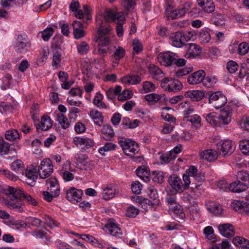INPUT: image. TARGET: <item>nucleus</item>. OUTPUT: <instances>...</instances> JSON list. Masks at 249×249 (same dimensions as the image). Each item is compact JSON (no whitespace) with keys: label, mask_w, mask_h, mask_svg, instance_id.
<instances>
[{"label":"nucleus","mask_w":249,"mask_h":249,"mask_svg":"<svg viewBox=\"0 0 249 249\" xmlns=\"http://www.w3.org/2000/svg\"><path fill=\"white\" fill-rule=\"evenodd\" d=\"M103 19L106 22L114 21L117 24V35L121 37L124 33L123 24L124 22L125 18L121 13H115L110 9H106L103 16L96 19L97 24L99 27L98 31V36L95 41L98 44V53L101 55L106 53L109 50L111 35V28L108 26L104 25Z\"/></svg>","instance_id":"nucleus-1"},{"label":"nucleus","mask_w":249,"mask_h":249,"mask_svg":"<svg viewBox=\"0 0 249 249\" xmlns=\"http://www.w3.org/2000/svg\"><path fill=\"white\" fill-rule=\"evenodd\" d=\"M3 193L9 196L5 200V204L7 207L10 210L15 212H22L23 211L22 206L23 202L21 199L22 197L30 204L36 206L37 204V201L32 196L24 192L21 189L18 188H14L11 186H8L3 189Z\"/></svg>","instance_id":"nucleus-2"},{"label":"nucleus","mask_w":249,"mask_h":249,"mask_svg":"<svg viewBox=\"0 0 249 249\" xmlns=\"http://www.w3.org/2000/svg\"><path fill=\"white\" fill-rule=\"evenodd\" d=\"M232 108L226 106L221 110L220 114L217 116L215 112H211L206 116V120L209 124L213 125L228 124L231 121Z\"/></svg>","instance_id":"nucleus-3"},{"label":"nucleus","mask_w":249,"mask_h":249,"mask_svg":"<svg viewBox=\"0 0 249 249\" xmlns=\"http://www.w3.org/2000/svg\"><path fill=\"white\" fill-rule=\"evenodd\" d=\"M118 143L126 155L132 156L139 151L138 144L131 140L122 138L118 141Z\"/></svg>","instance_id":"nucleus-4"},{"label":"nucleus","mask_w":249,"mask_h":249,"mask_svg":"<svg viewBox=\"0 0 249 249\" xmlns=\"http://www.w3.org/2000/svg\"><path fill=\"white\" fill-rule=\"evenodd\" d=\"M148 195L149 199L144 198L141 196H137L136 201L142 205L145 204L154 206L159 204L160 201L156 189L153 188H149L148 189Z\"/></svg>","instance_id":"nucleus-5"},{"label":"nucleus","mask_w":249,"mask_h":249,"mask_svg":"<svg viewBox=\"0 0 249 249\" xmlns=\"http://www.w3.org/2000/svg\"><path fill=\"white\" fill-rule=\"evenodd\" d=\"M216 146L218 154L224 157L231 155L235 149L234 144L229 140L221 141Z\"/></svg>","instance_id":"nucleus-6"},{"label":"nucleus","mask_w":249,"mask_h":249,"mask_svg":"<svg viewBox=\"0 0 249 249\" xmlns=\"http://www.w3.org/2000/svg\"><path fill=\"white\" fill-rule=\"evenodd\" d=\"M160 86L165 90L174 92H178L182 88L181 83L178 80L169 78H164L161 81Z\"/></svg>","instance_id":"nucleus-7"},{"label":"nucleus","mask_w":249,"mask_h":249,"mask_svg":"<svg viewBox=\"0 0 249 249\" xmlns=\"http://www.w3.org/2000/svg\"><path fill=\"white\" fill-rule=\"evenodd\" d=\"M227 101L226 97L221 91L212 93L209 98V103L216 109L223 107Z\"/></svg>","instance_id":"nucleus-8"},{"label":"nucleus","mask_w":249,"mask_h":249,"mask_svg":"<svg viewBox=\"0 0 249 249\" xmlns=\"http://www.w3.org/2000/svg\"><path fill=\"white\" fill-rule=\"evenodd\" d=\"M53 165L49 159H44L40 163L38 171L40 178H48L53 172Z\"/></svg>","instance_id":"nucleus-9"},{"label":"nucleus","mask_w":249,"mask_h":249,"mask_svg":"<svg viewBox=\"0 0 249 249\" xmlns=\"http://www.w3.org/2000/svg\"><path fill=\"white\" fill-rule=\"evenodd\" d=\"M178 57V56L175 53L169 51L165 52L158 55V61L161 65L168 67L171 66Z\"/></svg>","instance_id":"nucleus-10"},{"label":"nucleus","mask_w":249,"mask_h":249,"mask_svg":"<svg viewBox=\"0 0 249 249\" xmlns=\"http://www.w3.org/2000/svg\"><path fill=\"white\" fill-rule=\"evenodd\" d=\"M191 5L189 2H186L180 9L175 10L167 9L166 10L167 16L169 18L172 19L181 18L185 14L186 11L189 10Z\"/></svg>","instance_id":"nucleus-11"},{"label":"nucleus","mask_w":249,"mask_h":249,"mask_svg":"<svg viewBox=\"0 0 249 249\" xmlns=\"http://www.w3.org/2000/svg\"><path fill=\"white\" fill-rule=\"evenodd\" d=\"M14 46L16 51L22 53L27 50L30 43L26 35H19L17 36Z\"/></svg>","instance_id":"nucleus-12"},{"label":"nucleus","mask_w":249,"mask_h":249,"mask_svg":"<svg viewBox=\"0 0 249 249\" xmlns=\"http://www.w3.org/2000/svg\"><path fill=\"white\" fill-rule=\"evenodd\" d=\"M169 39L171 44L175 47L180 48L185 44V36L180 32L171 34Z\"/></svg>","instance_id":"nucleus-13"},{"label":"nucleus","mask_w":249,"mask_h":249,"mask_svg":"<svg viewBox=\"0 0 249 249\" xmlns=\"http://www.w3.org/2000/svg\"><path fill=\"white\" fill-rule=\"evenodd\" d=\"M169 183L174 190H173L176 194L177 192L182 193L184 190V187L181 178L176 175H171L169 178Z\"/></svg>","instance_id":"nucleus-14"},{"label":"nucleus","mask_w":249,"mask_h":249,"mask_svg":"<svg viewBox=\"0 0 249 249\" xmlns=\"http://www.w3.org/2000/svg\"><path fill=\"white\" fill-rule=\"evenodd\" d=\"M83 192L81 190H78L72 187L68 190L66 193V198L72 203L78 202V200L81 198Z\"/></svg>","instance_id":"nucleus-15"},{"label":"nucleus","mask_w":249,"mask_h":249,"mask_svg":"<svg viewBox=\"0 0 249 249\" xmlns=\"http://www.w3.org/2000/svg\"><path fill=\"white\" fill-rule=\"evenodd\" d=\"M205 75V72L204 71H197L188 76V82L190 85L198 84L203 80Z\"/></svg>","instance_id":"nucleus-16"},{"label":"nucleus","mask_w":249,"mask_h":249,"mask_svg":"<svg viewBox=\"0 0 249 249\" xmlns=\"http://www.w3.org/2000/svg\"><path fill=\"white\" fill-rule=\"evenodd\" d=\"M73 142L78 146L82 148H89L94 144L93 141L88 138L75 137L73 138Z\"/></svg>","instance_id":"nucleus-17"},{"label":"nucleus","mask_w":249,"mask_h":249,"mask_svg":"<svg viewBox=\"0 0 249 249\" xmlns=\"http://www.w3.org/2000/svg\"><path fill=\"white\" fill-rule=\"evenodd\" d=\"M220 234L226 237L229 238L234 235L235 231L233 226L226 223L220 225L218 227Z\"/></svg>","instance_id":"nucleus-18"},{"label":"nucleus","mask_w":249,"mask_h":249,"mask_svg":"<svg viewBox=\"0 0 249 249\" xmlns=\"http://www.w3.org/2000/svg\"><path fill=\"white\" fill-rule=\"evenodd\" d=\"M187 50L185 57L187 58H194L200 53V46L195 43H189L187 45Z\"/></svg>","instance_id":"nucleus-19"},{"label":"nucleus","mask_w":249,"mask_h":249,"mask_svg":"<svg viewBox=\"0 0 249 249\" xmlns=\"http://www.w3.org/2000/svg\"><path fill=\"white\" fill-rule=\"evenodd\" d=\"M48 189L51 193H54V196H59L60 187L58 180L55 178H51L46 180Z\"/></svg>","instance_id":"nucleus-20"},{"label":"nucleus","mask_w":249,"mask_h":249,"mask_svg":"<svg viewBox=\"0 0 249 249\" xmlns=\"http://www.w3.org/2000/svg\"><path fill=\"white\" fill-rule=\"evenodd\" d=\"M169 210L173 213V215L174 219L179 222L183 221L185 217V214L183 212V210L180 205L176 204L175 206H171L169 207Z\"/></svg>","instance_id":"nucleus-21"},{"label":"nucleus","mask_w":249,"mask_h":249,"mask_svg":"<svg viewBox=\"0 0 249 249\" xmlns=\"http://www.w3.org/2000/svg\"><path fill=\"white\" fill-rule=\"evenodd\" d=\"M218 154L217 150L215 151L213 149H210L200 152V156L202 159L211 162L217 159Z\"/></svg>","instance_id":"nucleus-22"},{"label":"nucleus","mask_w":249,"mask_h":249,"mask_svg":"<svg viewBox=\"0 0 249 249\" xmlns=\"http://www.w3.org/2000/svg\"><path fill=\"white\" fill-rule=\"evenodd\" d=\"M248 188V186L245 183L240 182V180H237L229 184L228 186L229 190L234 193H240L245 191Z\"/></svg>","instance_id":"nucleus-23"},{"label":"nucleus","mask_w":249,"mask_h":249,"mask_svg":"<svg viewBox=\"0 0 249 249\" xmlns=\"http://www.w3.org/2000/svg\"><path fill=\"white\" fill-rule=\"evenodd\" d=\"M198 5L202 10L208 13H212L214 10V5L213 0H197Z\"/></svg>","instance_id":"nucleus-24"},{"label":"nucleus","mask_w":249,"mask_h":249,"mask_svg":"<svg viewBox=\"0 0 249 249\" xmlns=\"http://www.w3.org/2000/svg\"><path fill=\"white\" fill-rule=\"evenodd\" d=\"M53 121L48 116H44L41 118L40 124L36 126V129L38 130L47 131L52 127Z\"/></svg>","instance_id":"nucleus-25"},{"label":"nucleus","mask_w":249,"mask_h":249,"mask_svg":"<svg viewBox=\"0 0 249 249\" xmlns=\"http://www.w3.org/2000/svg\"><path fill=\"white\" fill-rule=\"evenodd\" d=\"M116 187L110 185L103 190V198L105 200H108L114 197L116 194Z\"/></svg>","instance_id":"nucleus-26"},{"label":"nucleus","mask_w":249,"mask_h":249,"mask_svg":"<svg viewBox=\"0 0 249 249\" xmlns=\"http://www.w3.org/2000/svg\"><path fill=\"white\" fill-rule=\"evenodd\" d=\"M149 71L152 77L156 80H159L164 76L163 71L158 67L154 65L149 66Z\"/></svg>","instance_id":"nucleus-27"},{"label":"nucleus","mask_w":249,"mask_h":249,"mask_svg":"<svg viewBox=\"0 0 249 249\" xmlns=\"http://www.w3.org/2000/svg\"><path fill=\"white\" fill-rule=\"evenodd\" d=\"M185 96L194 101H198L203 97L204 93L201 90H190L187 91Z\"/></svg>","instance_id":"nucleus-28"},{"label":"nucleus","mask_w":249,"mask_h":249,"mask_svg":"<svg viewBox=\"0 0 249 249\" xmlns=\"http://www.w3.org/2000/svg\"><path fill=\"white\" fill-rule=\"evenodd\" d=\"M233 243L240 249H249V241L242 237H235L232 239Z\"/></svg>","instance_id":"nucleus-29"},{"label":"nucleus","mask_w":249,"mask_h":249,"mask_svg":"<svg viewBox=\"0 0 249 249\" xmlns=\"http://www.w3.org/2000/svg\"><path fill=\"white\" fill-rule=\"evenodd\" d=\"M142 81L141 77L139 75H128L122 78V82L124 84L136 85Z\"/></svg>","instance_id":"nucleus-30"},{"label":"nucleus","mask_w":249,"mask_h":249,"mask_svg":"<svg viewBox=\"0 0 249 249\" xmlns=\"http://www.w3.org/2000/svg\"><path fill=\"white\" fill-rule=\"evenodd\" d=\"M115 51L112 55V59L113 62L117 65L118 64L119 61L123 58L125 55V50L121 47H114Z\"/></svg>","instance_id":"nucleus-31"},{"label":"nucleus","mask_w":249,"mask_h":249,"mask_svg":"<svg viewBox=\"0 0 249 249\" xmlns=\"http://www.w3.org/2000/svg\"><path fill=\"white\" fill-rule=\"evenodd\" d=\"M106 227L108 232L113 236L117 237L122 234L120 228L115 223H109L106 225Z\"/></svg>","instance_id":"nucleus-32"},{"label":"nucleus","mask_w":249,"mask_h":249,"mask_svg":"<svg viewBox=\"0 0 249 249\" xmlns=\"http://www.w3.org/2000/svg\"><path fill=\"white\" fill-rule=\"evenodd\" d=\"M90 116L93 119L95 124L101 126L103 122L104 117L101 112L93 109L89 112Z\"/></svg>","instance_id":"nucleus-33"},{"label":"nucleus","mask_w":249,"mask_h":249,"mask_svg":"<svg viewBox=\"0 0 249 249\" xmlns=\"http://www.w3.org/2000/svg\"><path fill=\"white\" fill-rule=\"evenodd\" d=\"M11 168L12 170L16 173L23 175L24 170V165L21 160H17L11 163Z\"/></svg>","instance_id":"nucleus-34"},{"label":"nucleus","mask_w":249,"mask_h":249,"mask_svg":"<svg viewBox=\"0 0 249 249\" xmlns=\"http://www.w3.org/2000/svg\"><path fill=\"white\" fill-rule=\"evenodd\" d=\"M102 132L103 138L106 140H109L114 136V133L110 125H105L103 126Z\"/></svg>","instance_id":"nucleus-35"},{"label":"nucleus","mask_w":249,"mask_h":249,"mask_svg":"<svg viewBox=\"0 0 249 249\" xmlns=\"http://www.w3.org/2000/svg\"><path fill=\"white\" fill-rule=\"evenodd\" d=\"M199 39L202 44L208 43L211 40V36L209 32L206 29H202L198 34Z\"/></svg>","instance_id":"nucleus-36"},{"label":"nucleus","mask_w":249,"mask_h":249,"mask_svg":"<svg viewBox=\"0 0 249 249\" xmlns=\"http://www.w3.org/2000/svg\"><path fill=\"white\" fill-rule=\"evenodd\" d=\"M103 99V95L99 92L97 93L93 100V103L99 108H107V106L104 102H102Z\"/></svg>","instance_id":"nucleus-37"},{"label":"nucleus","mask_w":249,"mask_h":249,"mask_svg":"<svg viewBox=\"0 0 249 249\" xmlns=\"http://www.w3.org/2000/svg\"><path fill=\"white\" fill-rule=\"evenodd\" d=\"M5 139L10 141H14L19 139V134L16 129H12L6 131Z\"/></svg>","instance_id":"nucleus-38"},{"label":"nucleus","mask_w":249,"mask_h":249,"mask_svg":"<svg viewBox=\"0 0 249 249\" xmlns=\"http://www.w3.org/2000/svg\"><path fill=\"white\" fill-rule=\"evenodd\" d=\"M54 30L52 27H48L38 33V36L43 39L44 41H48L53 35Z\"/></svg>","instance_id":"nucleus-39"},{"label":"nucleus","mask_w":249,"mask_h":249,"mask_svg":"<svg viewBox=\"0 0 249 249\" xmlns=\"http://www.w3.org/2000/svg\"><path fill=\"white\" fill-rule=\"evenodd\" d=\"M208 210L211 213H214L216 215H220L221 214L223 210L221 206L218 204L211 203L207 207Z\"/></svg>","instance_id":"nucleus-40"},{"label":"nucleus","mask_w":249,"mask_h":249,"mask_svg":"<svg viewBox=\"0 0 249 249\" xmlns=\"http://www.w3.org/2000/svg\"><path fill=\"white\" fill-rule=\"evenodd\" d=\"M13 150L10 149L8 143L5 142L0 138V156L8 154L9 152L12 153Z\"/></svg>","instance_id":"nucleus-41"},{"label":"nucleus","mask_w":249,"mask_h":249,"mask_svg":"<svg viewBox=\"0 0 249 249\" xmlns=\"http://www.w3.org/2000/svg\"><path fill=\"white\" fill-rule=\"evenodd\" d=\"M26 177L29 180L27 183L31 186H34L35 182L37 179V176L35 173L32 170H26L25 172Z\"/></svg>","instance_id":"nucleus-42"},{"label":"nucleus","mask_w":249,"mask_h":249,"mask_svg":"<svg viewBox=\"0 0 249 249\" xmlns=\"http://www.w3.org/2000/svg\"><path fill=\"white\" fill-rule=\"evenodd\" d=\"M174 192L171 190L167 191V196L166 197V200L169 205V207L171 206H175L178 204L176 202V197L175 196Z\"/></svg>","instance_id":"nucleus-43"},{"label":"nucleus","mask_w":249,"mask_h":249,"mask_svg":"<svg viewBox=\"0 0 249 249\" xmlns=\"http://www.w3.org/2000/svg\"><path fill=\"white\" fill-rule=\"evenodd\" d=\"M202 82L204 86L207 88H210L216 83V80L214 76H207L206 77H204V79Z\"/></svg>","instance_id":"nucleus-44"},{"label":"nucleus","mask_w":249,"mask_h":249,"mask_svg":"<svg viewBox=\"0 0 249 249\" xmlns=\"http://www.w3.org/2000/svg\"><path fill=\"white\" fill-rule=\"evenodd\" d=\"M155 88V85L150 81H146L142 83V90L144 93L152 92Z\"/></svg>","instance_id":"nucleus-45"},{"label":"nucleus","mask_w":249,"mask_h":249,"mask_svg":"<svg viewBox=\"0 0 249 249\" xmlns=\"http://www.w3.org/2000/svg\"><path fill=\"white\" fill-rule=\"evenodd\" d=\"M136 172L137 176L142 179H144V178H148L150 174L149 171L145 167H140L137 169Z\"/></svg>","instance_id":"nucleus-46"},{"label":"nucleus","mask_w":249,"mask_h":249,"mask_svg":"<svg viewBox=\"0 0 249 249\" xmlns=\"http://www.w3.org/2000/svg\"><path fill=\"white\" fill-rule=\"evenodd\" d=\"M240 149L245 155H249V140H244L240 142Z\"/></svg>","instance_id":"nucleus-47"},{"label":"nucleus","mask_w":249,"mask_h":249,"mask_svg":"<svg viewBox=\"0 0 249 249\" xmlns=\"http://www.w3.org/2000/svg\"><path fill=\"white\" fill-rule=\"evenodd\" d=\"M57 121L64 129L68 128L70 125V123L67 118L63 114L57 115Z\"/></svg>","instance_id":"nucleus-48"},{"label":"nucleus","mask_w":249,"mask_h":249,"mask_svg":"<svg viewBox=\"0 0 249 249\" xmlns=\"http://www.w3.org/2000/svg\"><path fill=\"white\" fill-rule=\"evenodd\" d=\"M115 147L116 145L113 143L111 142H107L104 146L99 149L98 151L102 155H104L105 152L114 150Z\"/></svg>","instance_id":"nucleus-49"},{"label":"nucleus","mask_w":249,"mask_h":249,"mask_svg":"<svg viewBox=\"0 0 249 249\" xmlns=\"http://www.w3.org/2000/svg\"><path fill=\"white\" fill-rule=\"evenodd\" d=\"M136 0H123L122 5L127 11H130L134 8Z\"/></svg>","instance_id":"nucleus-50"},{"label":"nucleus","mask_w":249,"mask_h":249,"mask_svg":"<svg viewBox=\"0 0 249 249\" xmlns=\"http://www.w3.org/2000/svg\"><path fill=\"white\" fill-rule=\"evenodd\" d=\"M89 46L86 42H82L77 46L78 53L80 54H84L87 53L89 50Z\"/></svg>","instance_id":"nucleus-51"},{"label":"nucleus","mask_w":249,"mask_h":249,"mask_svg":"<svg viewBox=\"0 0 249 249\" xmlns=\"http://www.w3.org/2000/svg\"><path fill=\"white\" fill-rule=\"evenodd\" d=\"M8 223L9 225L15 226L17 229H19L22 227L25 228L27 226L25 222L20 220H17L13 218H10L8 221Z\"/></svg>","instance_id":"nucleus-52"},{"label":"nucleus","mask_w":249,"mask_h":249,"mask_svg":"<svg viewBox=\"0 0 249 249\" xmlns=\"http://www.w3.org/2000/svg\"><path fill=\"white\" fill-rule=\"evenodd\" d=\"M184 118L193 124H200L201 122V118L197 114L186 116Z\"/></svg>","instance_id":"nucleus-53"},{"label":"nucleus","mask_w":249,"mask_h":249,"mask_svg":"<svg viewBox=\"0 0 249 249\" xmlns=\"http://www.w3.org/2000/svg\"><path fill=\"white\" fill-rule=\"evenodd\" d=\"M61 60V54L59 52H56L53 55V67L55 69L60 67Z\"/></svg>","instance_id":"nucleus-54"},{"label":"nucleus","mask_w":249,"mask_h":249,"mask_svg":"<svg viewBox=\"0 0 249 249\" xmlns=\"http://www.w3.org/2000/svg\"><path fill=\"white\" fill-rule=\"evenodd\" d=\"M139 213V209L133 206H130L127 208L126 215L129 217H135Z\"/></svg>","instance_id":"nucleus-55"},{"label":"nucleus","mask_w":249,"mask_h":249,"mask_svg":"<svg viewBox=\"0 0 249 249\" xmlns=\"http://www.w3.org/2000/svg\"><path fill=\"white\" fill-rule=\"evenodd\" d=\"M132 92L129 90H124L122 93L119 95L118 99L119 101H124L130 99L132 96Z\"/></svg>","instance_id":"nucleus-56"},{"label":"nucleus","mask_w":249,"mask_h":249,"mask_svg":"<svg viewBox=\"0 0 249 249\" xmlns=\"http://www.w3.org/2000/svg\"><path fill=\"white\" fill-rule=\"evenodd\" d=\"M12 79V76L9 74H6L3 80V83L1 86V88L3 90H5L10 88V80Z\"/></svg>","instance_id":"nucleus-57"},{"label":"nucleus","mask_w":249,"mask_h":249,"mask_svg":"<svg viewBox=\"0 0 249 249\" xmlns=\"http://www.w3.org/2000/svg\"><path fill=\"white\" fill-rule=\"evenodd\" d=\"M176 158V156L173 155L172 151H170L167 153L163 154L160 156V159L164 162H169L171 160H174Z\"/></svg>","instance_id":"nucleus-58"},{"label":"nucleus","mask_w":249,"mask_h":249,"mask_svg":"<svg viewBox=\"0 0 249 249\" xmlns=\"http://www.w3.org/2000/svg\"><path fill=\"white\" fill-rule=\"evenodd\" d=\"M0 172L6 178L12 181H16L18 179V177L17 176L14 175L12 173L8 170L0 169Z\"/></svg>","instance_id":"nucleus-59"},{"label":"nucleus","mask_w":249,"mask_h":249,"mask_svg":"<svg viewBox=\"0 0 249 249\" xmlns=\"http://www.w3.org/2000/svg\"><path fill=\"white\" fill-rule=\"evenodd\" d=\"M161 98V96L156 93L149 94L145 96V99L148 102H158Z\"/></svg>","instance_id":"nucleus-60"},{"label":"nucleus","mask_w":249,"mask_h":249,"mask_svg":"<svg viewBox=\"0 0 249 249\" xmlns=\"http://www.w3.org/2000/svg\"><path fill=\"white\" fill-rule=\"evenodd\" d=\"M249 50L248 44L245 42L240 43L238 46V53L240 55H245Z\"/></svg>","instance_id":"nucleus-61"},{"label":"nucleus","mask_w":249,"mask_h":249,"mask_svg":"<svg viewBox=\"0 0 249 249\" xmlns=\"http://www.w3.org/2000/svg\"><path fill=\"white\" fill-rule=\"evenodd\" d=\"M238 65L237 63L234 61L231 60L229 61L227 65V68L231 73H234L238 69Z\"/></svg>","instance_id":"nucleus-62"},{"label":"nucleus","mask_w":249,"mask_h":249,"mask_svg":"<svg viewBox=\"0 0 249 249\" xmlns=\"http://www.w3.org/2000/svg\"><path fill=\"white\" fill-rule=\"evenodd\" d=\"M45 223L51 228L56 227L58 226L57 223L50 216L45 215L44 216Z\"/></svg>","instance_id":"nucleus-63"},{"label":"nucleus","mask_w":249,"mask_h":249,"mask_svg":"<svg viewBox=\"0 0 249 249\" xmlns=\"http://www.w3.org/2000/svg\"><path fill=\"white\" fill-rule=\"evenodd\" d=\"M244 201L239 200H234L231 203V206L235 211L240 213L242 212V206Z\"/></svg>","instance_id":"nucleus-64"}]
</instances>
